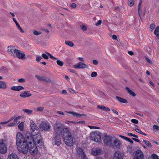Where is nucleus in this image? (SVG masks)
<instances>
[{
  "mask_svg": "<svg viewBox=\"0 0 159 159\" xmlns=\"http://www.w3.org/2000/svg\"><path fill=\"white\" fill-rule=\"evenodd\" d=\"M97 107L99 109H101L105 111H110V110L109 108L103 105L100 106L98 105L97 106Z\"/></svg>",
  "mask_w": 159,
  "mask_h": 159,
  "instance_id": "obj_21",
  "label": "nucleus"
},
{
  "mask_svg": "<svg viewBox=\"0 0 159 159\" xmlns=\"http://www.w3.org/2000/svg\"><path fill=\"white\" fill-rule=\"evenodd\" d=\"M27 137L26 141L24 135L20 132H18L16 135V144L18 150L20 152L27 154L28 150L33 156L37 154L38 152L36 144L32 143L31 139Z\"/></svg>",
  "mask_w": 159,
  "mask_h": 159,
  "instance_id": "obj_1",
  "label": "nucleus"
},
{
  "mask_svg": "<svg viewBox=\"0 0 159 159\" xmlns=\"http://www.w3.org/2000/svg\"><path fill=\"white\" fill-rule=\"evenodd\" d=\"M131 121L134 124H137L138 123V121L135 119H132L131 120Z\"/></svg>",
  "mask_w": 159,
  "mask_h": 159,
  "instance_id": "obj_45",
  "label": "nucleus"
},
{
  "mask_svg": "<svg viewBox=\"0 0 159 159\" xmlns=\"http://www.w3.org/2000/svg\"><path fill=\"white\" fill-rule=\"evenodd\" d=\"M7 150L5 140L3 139H0V153L4 154L7 152Z\"/></svg>",
  "mask_w": 159,
  "mask_h": 159,
  "instance_id": "obj_8",
  "label": "nucleus"
},
{
  "mask_svg": "<svg viewBox=\"0 0 159 159\" xmlns=\"http://www.w3.org/2000/svg\"><path fill=\"white\" fill-rule=\"evenodd\" d=\"M101 24H102V20H100L98 21V23H96L95 24V25L96 26H98V25H101Z\"/></svg>",
  "mask_w": 159,
  "mask_h": 159,
  "instance_id": "obj_52",
  "label": "nucleus"
},
{
  "mask_svg": "<svg viewBox=\"0 0 159 159\" xmlns=\"http://www.w3.org/2000/svg\"><path fill=\"white\" fill-rule=\"evenodd\" d=\"M120 137L125 140L131 143L132 144L134 142L133 140L129 138L122 135H120Z\"/></svg>",
  "mask_w": 159,
  "mask_h": 159,
  "instance_id": "obj_26",
  "label": "nucleus"
},
{
  "mask_svg": "<svg viewBox=\"0 0 159 159\" xmlns=\"http://www.w3.org/2000/svg\"><path fill=\"white\" fill-rule=\"evenodd\" d=\"M141 3L142 1L141 0H140V2L138 6V11L139 12V14L140 17H141V15L142 14V10H141Z\"/></svg>",
  "mask_w": 159,
  "mask_h": 159,
  "instance_id": "obj_25",
  "label": "nucleus"
},
{
  "mask_svg": "<svg viewBox=\"0 0 159 159\" xmlns=\"http://www.w3.org/2000/svg\"><path fill=\"white\" fill-rule=\"evenodd\" d=\"M16 54L15 57H16L20 59H25V53L22 51L18 50Z\"/></svg>",
  "mask_w": 159,
  "mask_h": 159,
  "instance_id": "obj_14",
  "label": "nucleus"
},
{
  "mask_svg": "<svg viewBox=\"0 0 159 159\" xmlns=\"http://www.w3.org/2000/svg\"><path fill=\"white\" fill-rule=\"evenodd\" d=\"M77 152L79 156L82 159H86V156L81 148H79L77 150Z\"/></svg>",
  "mask_w": 159,
  "mask_h": 159,
  "instance_id": "obj_15",
  "label": "nucleus"
},
{
  "mask_svg": "<svg viewBox=\"0 0 159 159\" xmlns=\"http://www.w3.org/2000/svg\"><path fill=\"white\" fill-rule=\"evenodd\" d=\"M97 73L96 72H92L91 74V76L92 77H94L97 76Z\"/></svg>",
  "mask_w": 159,
  "mask_h": 159,
  "instance_id": "obj_43",
  "label": "nucleus"
},
{
  "mask_svg": "<svg viewBox=\"0 0 159 159\" xmlns=\"http://www.w3.org/2000/svg\"><path fill=\"white\" fill-rule=\"evenodd\" d=\"M28 92L27 91L22 92L20 93V96L23 98H25L31 96L32 95L31 94V93H28Z\"/></svg>",
  "mask_w": 159,
  "mask_h": 159,
  "instance_id": "obj_20",
  "label": "nucleus"
},
{
  "mask_svg": "<svg viewBox=\"0 0 159 159\" xmlns=\"http://www.w3.org/2000/svg\"><path fill=\"white\" fill-rule=\"evenodd\" d=\"M42 56L43 57L46 59H48V56L45 53L42 54Z\"/></svg>",
  "mask_w": 159,
  "mask_h": 159,
  "instance_id": "obj_44",
  "label": "nucleus"
},
{
  "mask_svg": "<svg viewBox=\"0 0 159 159\" xmlns=\"http://www.w3.org/2000/svg\"><path fill=\"white\" fill-rule=\"evenodd\" d=\"M47 54L48 55V56L49 57L51 58L52 59L54 60H55L57 59V58L55 57H54L52 56L48 52H47Z\"/></svg>",
  "mask_w": 159,
  "mask_h": 159,
  "instance_id": "obj_38",
  "label": "nucleus"
},
{
  "mask_svg": "<svg viewBox=\"0 0 159 159\" xmlns=\"http://www.w3.org/2000/svg\"><path fill=\"white\" fill-rule=\"evenodd\" d=\"M70 7L72 8H75L76 7V5L75 4L73 3L70 5Z\"/></svg>",
  "mask_w": 159,
  "mask_h": 159,
  "instance_id": "obj_57",
  "label": "nucleus"
},
{
  "mask_svg": "<svg viewBox=\"0 0 159 159\" xmlns=\"http://www.w3.org/2000/svg\"><path fill=\"white\" fill-rule=\"evenodd\" d=\"M68 113L71 114L76 117L77 118L80 117L82 116H85L84 114H80L73 111H66Z\"/></svg>",
  "mask_w": 159,
  "mask_h": 159,
  "instance_id": "obj_19",
  "label": "nucleus"
},
{
  "mask_svg": "<svg viewBox=\"0 0 159 159\" xmlns=\"http://www.w3.org/2000/svg\"><path fill=\"white\" fill-rule=\"evenodd\" d=\"M114 137H112L107 135H104L103 138V141L105 144L111 146Z\"/></svg>",
  "mask_w": 159,
  "mask_h": 159,
  "instance_id": "obj_10",
  "label": "nucleus"
},
{
  "mask_svg": "<svg viewBox=\"0 0 159 159\" xmlns=\"http://www.w3.org/2000/svg\"><path fill=\"white\" fill-rule=\"evenodd\" d=\"M69 90L70 92L72 93H74V91L71 88H69Z\"/></svg>",
  "mask_w": 159,
  "mask_h": 159,
  "instance_id": "obj_60",
  "label": "nucleus"
},
{
  "mask_svg": "<svg viewBox=\"0 0 159 159\" xmlns=\"http://www.w3.org/2000/svg\"><path fill=\"white\" fill-rule=\"evenodd\" d=\"M18 128L21 130H23L24 127V123L21 122L18 126Z\"/></svg>",
  "mask_w": 159,
  "mask_h": 159,
  "instance_id": "obj_35",
  "label": "nucleus"
},
{
  "mask_svg": "<svg viewBox=\"0 0 159 159\" xmlns=\"http://www.w3.org/2000/svg\"><path fill=\"white\" fill-rule=\"evenodd\" d=\"M155 27V24H151L150 26V28L152 29V30H153Z\"/></svg>",
  "mask_w": 159,
  "mask_h": 159,
  "instance_id": "obj_51",
  "label": "nucleus"
},
{
  "mask_svg": "<svg viewBox=\"0 0 159 159\" xmlns=\"http://www.w3.org/2000/svg\"><path fill=\"white\" fill-rule=\"evenodd\" d=\"M103 153V150L98 148H97L94 149L91 152V154L95 156L100 155Z\"/></svg>",
  "mask_w": 159,
  "mask_h": 159,
  "instance_id": "obj_16",
  "label": "nucleus"
},
{
  "mask_svg": "<svg viewBox=\"0 0 159 159\" xmlns=\"http://www.w3.org/2000/svg\"><path fill=\"white\" fill-rule=\"evenodd\" d=\"M154 33L156 35L157 37L158 38H159V26H157L155 30Z\"/></svg>",
  "mask_w": 159,
  "mask_h": 159,
  "instance_id": "obj_30",
  "label": "nucleus"
},
{
  "mask_svg": "<svg viewBox=\"0 0 159 159\" xmlns=\"http://www.w3.org/2000/svg\"><path fill=\"white\" fill-rule=\"evenodd\" d=\"M57 112L59 114H60V115H61L64 116L65 115L64 113L61 111H57Z\"/></svg>",
  "mask_w": 159,
  "mask_h": 159,
  "instance_id": "obj_54",
  "label": "nucleus"
},
{
  "mask_svg": "<svg viewBox=\"0 0 159 159\" xmlns=\"http://www.w3.org/2000/svg\"><path fill=\"white\" fill-rule=\"evenodd\" d=\"M136 159H143V154L140 150H137L135 153Z\"/></svg>",
  "mask_w": 159,
  "mask_h": 159,
  "instance_id": "obj_17",
  "label": "nucleus"
},
{
  "mask_svg": "<svg viewBox=\"0 0 159 159\" xmlns=\"http://www.w3.org/2000/svg\"><path fill=\"white\" fill-rule=\"evenodd\" d=\"M15 125L13 122L10 123L8 125V126L9 127H11L15 126Z\"/></svg>",
  "mask_w": 159,
  "mask_h": 159,
  "instance_id": "obj_55",
  "label": "nucleus"
},
{
  "mask_svg": "<svg viewBox=\"0 0 159 159\" xmlns=\"http://www.w3.org/2000/svg\"><path fill=\"white\" fill-rule=\"evenodd\" d=\"M77 123L85 124V122L84 121H79L78 122H77Z\"/></svg>",
  "mask_w": 159,
  "mask_h": 159,
  "instance_id": "obj_59",
  "label": "nucleus"
},
{
  "mask_svg": "<svg viewBox=\"0 0 159 159\" xmlns=\"http://www.w3.org/2000/svg\"><path fill=\"white\" fill-rule=\"evenodd\" d=\"M7 88L6 83L3 81H0V88L5 89Z\"/></svg>",
  "mask_w": 159,
  "mask_h": 159,
  "instance_id": "obj_27",
  "label": "nucleus"
},
{
  "mask_svg": "<svg viewBox=\"0 0 159 159\" xmlns=\"http://www.w3.org/2000/svg\"><path fill=\"white\" fill-rule=\"evenodd\" d=\"M126 89L127 90L128 93L130 95L133 96V97H135L136 95V94L129 88L126 87Z\"/></svg>",
  "mask_w": 159,
  "mask_h": 159,
  "instance_id": "obj_28",
  "label": "nucleus"
},
{
  "mask_svg": "<svg viewBox=\"0 0 159 159\" xmlns=\"http://www.w3.org/2000/svg\"><path fill=\"white\" fill-rule=\"evenodd\" d=\"M24 87L21 86H13L11 88V89L13 90L19 91L21 90L24 89Z\"/></svg>",
  "mask_w": 159,
  "mask_h": 159,
  "instance_id": "obj_22",
  "label": "nucleus"
},
{
  "mask_svg": "<svg viewBox=\"0 0 159 159\" xmlns=\"http://www.w3.org/2000/svg\"><path fill=\"white\" fill-rule=\"evenodd\" d=\"M63 136V139L66 144L70 147L72 146L73 144V139L69 130Z\"/></svg>",
  "mask_w": 159,
  "mask_h": 159,
  "instance_id": "obj_4",
  "label": "nucleus"
},
{
  "mask_svg": "<svg viewBox=\"0 0 159 159\" xmlns=\"http://www.w3.org/2000/svg\"><path fill=\"white\" fill-rule=\"evenodd\" d=\"M121 143L119 140L114 137L110 147L114 148H120Z\"/></svg>",
  "mask_w": 159,
  "mask_h": 159,
  "instance_id": "obj_11",
  "label": "nucleus"
},
{
  "mask_svg": "<svg viewBox=\"0 0 159 159\" xmlns=\"http://www.w3.org/2000/svg\"><path fill=\"white\" fill-rule=\"evenodd\" d=\"M123 154L120 152H116L114 156L113 159H123Z\"/></svg>",
  "mask_w": 159,
  "mask_h": 159,
  "instance_id": "obj_18",
  "label": "nucleus"
},
{
  "mask_svg": "<svg viewBox=\"0 0 159 159\" xmlns=\"http://www.w3.org/2000/svg\"><path fill=\"white\" fill-rule=\"evenodd\" d=\"M128 53L130 55H133L134 54L133 52L131 51H128Z\"/></svg>",
  "mask_w": 159,
  "mask_h": 159,
  "instance_id": "obj_64",
  "label": "nucleus"
},
{
  "mask_svg": "<svg viewBox=\"0 0 159 159\" xmlns=\"http://www.w3.org/2000/svg\"><path fill=\"white\" fill-rule=\"evenodd\" d=\"M39 126L42 131L49 132L51 130V126L47 121H42L40 124Z\"/></svg>",
  "mask_w": 159,
  "mask_h": 159,
  "instance_id": "obj_5",
  "label": "nucleus"
},
{
  "mask_svg": "<svg viewBox=\"0 0 159 159\" xmlns=\"http://www.w3.org/2000/svg\"><path fill=\"white\" fill-rule=\"evenodd\" d=\"M55 137L53 140V143L54 144L59 146L61 144V138L59 134L54 135Z\"/></svg>",
  "mask_w": 159,
  "mask_h": 159,
  "instance_id": "obj_12",
  "label": "nucleus"
},
{
  "mask_svg": "<svg viewBox=\"0 0 159 159\" xmlns=\"http://www.w3.org/2000/svg\"><path fill=\"white\" fill-rule=\"evenodd\" d=\"M80 27L84 31H86L87 30L86 26L84 25H80Z\"/></svg>",
  "mask_w": 159,
  "mask_h": 159,
  "instance_id": "obj_40",
  "label": "nucleus"
},
{
  "mask_svg": "<svg viewBox=\"0 0 159 159\" xmlns=\"http://www.w3.org/2000/svg\"><path fill=\"white\" fill-rule=\"evenodd\" d=\"M18 50V48L17 46H10L8 47L7 51L9 54L15 57V55Z\"/></svg>",
  "mask_w": 159,
  "mask_h": 159,
  "instance_id": "obj_9",
  "label": "nucleus"
},
{
  "mask_svg": "<svg viewBox=\"0 0 159 159\" xmlns=\"http://www.w3.org/2000/svg\"><path fill=\"white\" fill-rule=\"evenodd\" d=\"M93 63L95 65H97L98 64V61L95 60H93Z\"/></svg>",
  "mask_w": 159,
  "mask_h": 159,
  "instance_id": "obj_58",
  "label": "nucleus"
},
{
  "mask_svg": "<svg viewBox=\"0 0 159 159\" xmlns=\"http://www.w3.org/2000/svg\"><path fill=\"white\" fill-rule=\"evenodd\" d=\"M53 128L54 131V135H65L66 133L69 130L66 126L62 125L61 122H57L54 124Z\"/></svg>",
  "mask_w": 159,
  "mask_h": 159,
  "instance_id": "obj_2",
  "label": "nucleus"
},
{
  "mask_svg": "<svg viewBox=\"0 0 159 159\" xmlns=\"http://www.w3.org/2000/svg\"><path fill=\"white\" fill-rule=\"evenodd\" d=\"M127 135L129 136H133V137H134L136 138H138V136L137 135H136L134 134L131 133H128L127 134Z\"/></svg>",
  "mask_w": 159,
  "mask_h": 159,
  "instance_id": "obj_39",
  "label": "nucleus"
},
{
  "mask_svg": "<svg viewBox=\"0 0 159 159\" xmlns=\"http://www.w3.org/2000/svg\"><path fill=\"white\" fill-rule=\"evenodd\" d=\"M143 142L148 147H151L152 145L151 143L148 141L145 140H143Z\"/></svg>",
  "mask_w": 159,
  "mask_h": 159,
  "instance_id": "obj_34",
  "label": "nucleus"
},
{
  "mask_svg": "<svg viewBox=\"0 0 159 159\" xmlns=\"http://www.w3.org/2000/svg\"><path fill=\"white\" fill-rule=\"evenodd\" d=\"M7 159H19V158L16 154L12 153L8 155Z\"/></svg>",
  "mask_w": 159,
  "mask_h": 159,
  "instance_id": "obj_23",
  "label": "nucleus"
},
{
  "mask_svg": "<svg viewBox=\"0 0 159 159\" xmlns=\"http://www.w3.org/2000/svg\"><path fill=\"white\" fill-rule=\"evenodd\" d=\"M78 59L80 61L82 62L84 61V60L83 58L82 57H79L78 58Z\"/></svg>",
  "mask_w": 159,
  "mask_h": 159,
  "instance_id": "obj_62",
  "label": "nucleus"
},
{
  "mask_svg": "<svg viewBox=\"0 0 159 159\" xmlns=\"http://www.w3.org/2000/svg\"><path fill=\"white\" fill-rule=\"evenodd\" d=\"M112 38L114 40L116 39H117V36L115 35H113L112 36Z\"/></svg>",
  "mask_w": 159,
  "mask_h": 159,
  "instance_id": "obj_63",
  "label": "nucleus"
},
{
  "mask_svg": "<svg viewBox=\"0 0 159 159\" xmlns=\"http://www.w3.org/2000/svg\"><path fill=\"white\" fill-rule=\"evenodd\" d=\"M134 130L137 132L139 133L140 134H141L142 133V132L138 128L136 129H134Z\"/></svg>",
  "mask_w": 159,
  "mask_h": 159,
  "instance_id": "obj_53",
  "label": "nucleus"
},
{
  "mask_svg": "<svg viewBox=\"0 0 159 159\" xmlns=\"http://www.w3.org/2000/svg\"><path fill=\"white\" fill-rule=\"evenodd\" d=\"M88 67L87 65L81 62L78 63L73 66V67L74 68L78 69H85L88 68Z\"/></svg>",
  "mask_w": 159,
  "mask_h": 159,
  "instance_id": "obj_13",
  "label": "nucleus"
},
{
  "mask_svg": "<svg viewBox=\"0 0 159 159\" xmlns=\"http://www.w3.org/2000/svg\"><path fill=\"white\" fill-rule=\"evenodd\" d=\"M35 77L39 80L44 81L45 80V78L39 75H36Z\"/></svg>",
  "mask_w": 159,
  "mask_h": 159,
  "instance_id": "obj_31",
  "label": "nucleus"
},
{
  "mask_svg": "<svg viewBox=\"0 0 159 159\" xmlns=\"http://www.w3.org/2000/svg\"><path fill=\"white\" fill-rule=\"evenodd\" d=\"M128 4L129 6H132L134 4L133 0H128Z\"/></svg>",
  "mask_w": 159,
  "mask_h": 159,
  "instance_id": "obj_36",
  "label": "nucleus"
},
{
  "mask_svg": "<svg viewBox=\"0 0 159 159\" xmlns=\"http://www.w3.org/2000/svg\"><path fill=\"white\" fill-rule=\"evenodd\" d=\"M116 98L120 102L125 103H128V102L126 99L120 97L116 96Z\"/></svg>",
  "mask_w": 159,
  "mask_h": 159,
  "instance_id": "obj_24",
  "label": "nucleus"
},
{
  "mask_svg": "<svg viewBox=\"0 0 159 159\" xmlns=\"http://www.w3.org/2000/svg\"><path fill=\"white\" fill-rule=\"evenodd\" d=\"M153 129L155 130H159V127L157 125H154L153 127Z\"/></svg>",
  "mask_w": 159,
  "mask_h": 159,
  "instance_id": "obj_50",
  "label": "nucleus"
},
{
  "mask_svg": "<svg viewBox=\"0 0 159 159\" xmlns=\"http://www.w3.org/2000/svg\"><path fill=\"white\" fill-rule=\"evenodd\" d=\"M23 111L29 115L31 114L33 112L32 110L30 109H23Z\"/></svg>",
  "mask_w": 159,
  "mask_h": 159,
  "instance_id": "obj_33",
  "label": "nucleus"
},
{
  "mask_svg": "<svg viewBox=\"0 0 159 159\" xmlns=\"http://www.w3.org/2000/svg\"><path fill=\"white\" fill-rule=\"evenodd\" d=\"M25 81V79L24 78L20 79L18 80V82L20 83H24Z\"/></svg>",
  "mask_w": 159,
  "mask_h": 159,
  "instance_id": "obj_49",
  "label": "nucleus"
},
{
  "mask_svg": "<svg viewBox=\"0 0 159 159\" xmlns=\"http://www.w3.org/2000/svg\"><path fill=\"white\" fill-rule=\"evenodd\" d=\"M65 42L66 45L71 47H72L74 46L73 43L70 41H66Z\"/></svg>",
  "mask_w": 159,
  "mask_h": 159,
  "instance_id": "obj_32",
  "label": "nucleus"
},
{
  "mask_svg": "<svg viewBox=\"0 0 159 159\" xmlns=\"http://www.w3.org/2000/svg\"><path fill=\"white\" fill-rule=\"evenodd\" d=\"M90 137L92 140L96 142H99L101 140V134L98 131L92 132Z\"/></svg>",
  "mask_w": 159,
  "mask_h": 159,
  "instance_id": "obj_7",
  "label": "nucleus"
},
{
  "mask_svg": "<svg viewBox=\"0 0 159 159\" xmlns=\"http://www.w3.org/2000/svg\"><path fill=\"white\" fill-rule=\"evenodd\" d=\"M145 59L146 60V61L149 63L150 64H152V61L150 60L147 57H145Z\"/></svg>",
  "mask_w": 159,
  "mask_h": 159,
  "instance_id": "obj_48",
  "label": "nucleus"
},
{
  "mask_svg": "<svg viewBox=\"0 0 159 159\" xmlns=\"http://www.w3.org/2000/svg\"><path fill=\"white\" fill-rule=\"evenodd\" d=\"M57 63L58 65L60 66H62L63 65V62L62 61L58 60L57 61Z\"/></svg>",
  "mask_w": 159,
  "mask_h": 159,
  "instance_id": "obj_37",
  "label": "nucleus"
},
{
  "mask_svg": "<svg viewBox=\"0 0 159 159\" xmlns=\"http://www.w3.org/2000/svg\"><path fill=\"white\" fill-rule=\"evenodd\" d=\"M30 129L31 134L40 132L39 127L33 121H32L30 124Z\"/></svg>",
  "mask_w": 159,
  "mask_h": 159,
  "instance_id": "obj_6",
  "label": "nucleus"
},
{
  "mask_svg": "<svg viewBox=\"0 0 159 159\" xmlns=\"http://www.w3.org/2000/svg\"><path fill=\"white\" fill-rule=\"evenodd\" d=\"M27 137L30 138L31 139L30 141L31 142L33 143L36 144L38 147L42 146L43 144L42 138L40 132L31 134L30 136L27 135L25 138L26 141Z\"/></svg>",
  "mask_w": 159,
  "mask_h": 159,
  "instance_id": "obj_3",
  "label": "nucleus"
},
{
  "mask_svg": "<svg viewBox=\"0 0 159 159\" xmlns=\"http://www.w3.org/2000/svg\"><path fill=\"white\" fill-rule=\"evenodd\" d=\"M20 116H18L14 119L13 122L15 125L18 124L20 122Z\"/></svg>",
  "mask_w": 159,
  "mask_h": 159,
  "instance_id": "obj_29",
  "label": "nucleus"
},
{
  "mask_svg": "<svg viewBox=\"0 0 159 159\" xmlns=\"http://www.w3.org/2000/svg\"><path fill=\"white\" fill-rule=\"evenodd\" d=\"M34 34L36 35H38L40 34H41V32L40 31L38 32L37 31H34L33 32Z\"/></svg>",
  "mask_w": 159,
  "mask_h": 159,
  "instance_id": "obj_42",
  "label": "nucleus"
},
{
  "mask_svg": "<svg viewBox=\"0 0 159 159\" xmlns=\"http://www.w3.org/2000/svg\"><path fill=\"white\" fill-rule=\"evenodd\" d=\"M43 109V107H38L37 109V110L38 111H42Z\"/></svg>",
  "mask_w": 159,
  "mask_h": 159,
  "instance_id": "obj_56",
  "label": "nucleus"
},
{
  "mask_svg": "<svg viewBox=\"0 0 159 159\" xmlns=\"http://www.w3.org/2000/svg\"><path fill=\"white\" fill-rule=\"evenodd\" d=\"M152 157V158L154 159H158V157L155 154H153L151 155Z\"/></svg>",
  "mask_w": 159,
  "mask_h": 159,
  "instance_id": "obj_41",
  "label": "nucleus"
},
{
  "mask_svg": "<svg viewBox=\"0 0 159 159\" xmlns=\"http://www.w3.org/2000/svg\"><path fill=\"white\" fill-rule=\"evenodd\" d=\"M88 127L90 129H99V128L98 127L93 126H90V125H88Z\"/></svg>",
  "mask_w": 159,
  "mask_h": 159,
  "instance_id": "obj_46",
  "label": "nucleus"
},
{
  "mask_svg": "<svg viewBox=\"0 0 159 159\" xmlns=\"http://www.w3.org/2000/svg\"><path fill=\"white\" fill-rule=\"evenodd\" d=\"M42 57L40 56H37L36 58V60L37 61H39L42 59Z\"/></svg>",
  "mask_w": 159,
  "mask_h": 159,
  "instance_id": "obj_47",
  "label": "nucleus"
},
{
  "mask_svg": "<svg viewBox=\"0 0 159 159\" xmlns=\"http://www.w3.org/2000/svg\"><path fill=\"white\" fill-rule=\"evenodd\" d=\"M132 139L134 140V141H136V142H137L138 143H140V141L139 140V139H136V138H132Z\"/></svg>",
  "mask_w": 159,
  "mask_h": 159,
  "instance_id": "obj_61",
  "label": "nucleus"
}]
</instances>
